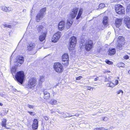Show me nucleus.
<instances>
[{"label": "nucleus", "instance_id": "1", "mask_svg": "<svg viewBox=\"0 0 130 130\" xmlns=\"http://www.w3.org/2000/svg\"><path fill=\"white\" fill-rule=\"evenodd\" d=\"M15 79L21 84H22L24 80L25 76L23 71H20L17 72L15 75Z\"/></svg>", "mask_w": 130, "mask_h": 130}, {"label": "nucleus", "instance_id": "2", "mask_svg": "<svg viewBox=\"0 0 130 130\" xmlns=\"http://www.w3.org/2000/svg\"><path fill=\"white\" fill-rule=\"evenodd\" d=\"M93 42L92 41L90 40L86 41V42H84L83 43L80 44V45H84L85 46L86 50L88 51H89L92 47Z\"/></svg>", "mask_w": 130, "mask_h": 130}, {"label": "nucleus", "instance_id": "3", "mask_svg": "<svg viewBox=\"0 0 130 130\" xmlns=\"http://www.w3.org/2000/svg\"><path fill=\"white\" fill-rule=\"evenodd\" d=\"M46 10L45 8H43L40 10V12L37 14L36 18L37 22H39L40 20H41L43 18Z\"/></svg>", "mask_w": 130, "mask_h": 130}, {"label": "nucleus", "instance_id": "4", "mask_svg": "<svg viewBox=\"0 0 130 130\" xmlns=\"http://www.w3.org/2000/svg\"><path fill=\"white\" fill-rule=\"evenodd\" d=\"M115 9L116 12L119 14H124L125 10L124 8L120 5H115Z\"/></svg>", "mask_w": 130, "mask_h": 130}, {"label": "nucleus", "instance_id": "5", "mask_svg": "<svg viewBox=\"0 0 130 130\" xmlns=\"http://www.w3.org/2000/svg\"><path fill=\"white\" fill-rule=\"evenodd\" d=\"M69 44L68 45L69 47H74L76 45L77 42V40L76 37L73 36L71 37L69 40Z\"/></svg>", "mask_w": 130, "mask_h": 130}, {"label": "nucleus", "instance_id": "6", "mask_svg": "<svg viewBox=\"0 0 130 130\" xmlns=\"http://www.w3.org/2000/svg\"><path fill=\"white\" fill-rule=\"evenodd\" d=\"M36 80L34 78H30L28 81L27 87L30 88L35 86L36 85Z\"/></svg>", "mask_w": 130, "mask_h": 130}, {"label": "nucleus", "instance_id": "7", "mask_svg": "<svg viewBox=\"0 0 130 130\" xmlns=\"http://www.w3.org/2000/svg\"><path fill=\"white\" fill-rule=\"evenodd\" d=\"M62 63L64 65L68 64L69 56L67 54H64L62 56Z\"/></svg>", "mask_w": 130, "mask_h": 130}, {"label": "nucleus", "instance_id": "8", "mask_svg": "<svg viewBox=\"0 0 130 130\" xmlns=\"http://www.w3.org/2000/svg\"><path fill=\"white\" fill-rule=\"evenodd\" d=\"M24 57L22 55H20L18 56L17 57L16 61H15V63L18 64V65L19 64H22L23 63L24 61Z\"/></svg>", "mask_w": 130, "mask_h": 130}, {"label": "nucleus", "instance_id": "9", "mask_svg": "<svg viewBox=\"0 0 130 130\" xmlns=\"http://www.w3.org/2000/svg\"><path fill=\"white\" fill-rule=\"evenodd\" d=\"M61 36L60 32H58L53 35L52 41L53 42H56L59 39Z\"/></svg>", "mask_w": 130, "mask_h": 130}, {"label": "nucleus", "instance_id": "10", "mask_svg": "<svg viewBox=\"0 0 130 130\" xmlns=\"http://www.w3.org/2000/svg\"><path fill=\"white\" fill-rule=\"evenodd\" d=\"M78 10V8L77 7H75L72 9L70 15L72 18H75L77 14Z\"/></svg>", "mask_w": 130, "mask_h": 130}, {"label": "nucleus", "instance_id": "11", "mask_svg": "<svg viewBox=\"0 0 130 130\" xmlns=\"http://www.w3.org/2000/svg\"><path fill=\"white\" fill-rule=\"evenodd\" d=\"M53 67L55 71L57 73L62 72L63 70L62 66H54Z\"/></svg>", "mask_w": 130, "mask_h": 130}, {"label": "nucleus", "instance_id": "12", "mask_svg": "<svg viewBox=\"0 0 130 130\" xmlns=\"http://www.w3.org/2000/svg\"><path fill=\"white\" fill-rule=\"evenodd\" d=\"M46 29H44V31L42 32V35L40 36L39 37V40L40 41H44L46 37Z\"/></svg>", "mask_w": 130, "mask_h": 130}, {"label": "nucleus", "instance_id": "13", "mask_svg": "<svg viewBox=\"0 0 130 130\" xmlns=\"http://www.w3.org/2000/svg\"><path fill=\"white\" fill-rule=\"evenodd\" d=\"M20 66H13L11 68V71L13 76L14 74H15V72L18 69L20 68Z\"/></svg>", "mask_w": 130, "mask_h": 130}, {"label": "nucleus", "instance_id": "14", "mask_svg": "<svg viewBox=\"0 0 130 130\" xmlns=\"http://www.w3.org/2000/svg\"><path fill=\"white\" fill-rule=\"evenodd\" d=\"M124 22L127 27L130 28V19L128 17H125L124 20Z\"/></svg>", "mask_w": 130, "mask_h": 130}, {"label": "nucleus", "instance_id": "15", "mask_svg": "<svg viewBox=\"0 0 130 130\" xmlns=\"http://www.w3.org/2000/svg\"><path fill=\"white\" fill-rule=\"evenodd\" d=\"M38 122L37 119H35L33 121L32 125V128L33 129H36L37 128L38 126Z\"/></svg>", "mask_w": 130, "mask_h": 130}, {"label": "nucleus", "instance_id": "16", "mask_svg": "<svg viewBox=\"0 0 130 130\" xmlns=\"http://www.w3.org/2000/svg\"><path fill=\"white\" fill-rule=\"evenodd\" d=\"M73 20L70 19L67 20L66 24V27L67 29H69L72 25Z\"/></svg>", "mask_w": 130, "mask_h": 130}, {"label": "nucleus", "instance_id": "17", "mask_svg": "<svg viewBox=\"0 0 130 130\" xmlns=\"http://www.w3.org/2000/svg\"><path fill=\"white\" fill-rule=\"evenodd\" d=\"M122 19H117L115 21L116 26L117 27H119L122 24Z\"/></svg>", "mask_w": 130, "mask_h": 130}, {"label": "nucleus", "instance_id": "18", "mask_svg": "<svg viewBox=\"0 0 130 130\" xmlns=\"http://www.w3.org/2000/svg\"><path fill=\"white\" fill-rule=\"evenodd\" d=\"M35 44L34 43H31L28 46L27 50L29 51H31L35 48Z\"/></svg>", "mask_w": 130, "mask_h": 130}, {"label": "nucleus", "instance_id": "19", "mask_svg": "<svg viewBox=\"0 0 130 130\" xmlns=\"http://www.w3.org/2000/svg\"><path fill=\"white\" fill-rule=\"evenodd\" d=\"M43 92L44 94V99H48L50 97V93L45 90L43 91Z\"/></svg>", "mask_w": 130, "mask_h": 130}, {"label": "nucleus", "instance_id": "20", "mask_svg": "<svg viewBox=\"0 0 130 130\" xmlns=\"http://www.w3.org/2000/svg\"><path fill=\"white\" fill-rule=\"evenodd\" d=\"M36 31L40 32L42 30L44 31V29L43 26L41 25H37L36 26Z\"/></svg>", "mask_w": 130, "mask_h": 130}, {"label": "nucleus", "instance_id": "21", "mask_svg": "<svg viewBox=\"0 0 130 130\" xmlns=\"http://www.w3.org/2000/svg\"><path fill=\"white\" fill-rule=\"evenodd\" d=\"M109 54L111 55L114 54L116 53V50L114 48H110L109 50Z\"/></svg>", "mask_w": 130, "mask_h": 130}, {"label": "nucleus", "instance_id": "22", "mask_svg": "<svg viewBox=\"0 0 130 130\" xmlns=\"http://www.w3.org/2000/svg\"><path fill=\"white\" fill-rule=\"evenodd\" d=\"M103 23L105 26H107L108 25V18L107 17H105L104 18Z\"/></svg>", "mask_w": 130, "mask_h": 130}, {"label": "nucleus", "instance_id": "23", "mask_svg": "<svg viewBox=\"0 0 130 130\" xmlns=\"http://www.w3.org/2000/svg\"><path fill=\"white\" fill-rule=\"evenodd\" d=\"M118 39L120 43H122V44H124L125 42H124V38L122 36H119L118 37Z\"/></svg>", "mask_w": 130, "mask_h": 130}, {"label": "nucleus", "instance_id": "24", "mask_svg": "<svg viewBox=\"0 0 130 130\" xmlns=\"http://www.w3.org/2000/svg\"><path fill=\"white\" fill-rule=\"evenodd\" d=\"M83 11V10L81 8L79 9L77 16L76 18L77 20L78 19L80 18L82 13Z\"/></svg>", "mask_w": 130, "mask_h": 130}, {"label": "nucleus", "instance_id": "25", "mask_svg": "<svg viewBox=\"0 0 130 130\" xmlns=\"http://www.w3.org/2000/svg\"><path fill=\"white\" fill-rule=\"evenodd\" d=\"M106 85L108 87H112L114 86L115 84L111 82H109L108 83L106 84Z\"/></svg>", "mask_w": 130, "mask_h": 130}, {"label": "nucleus", "instance_id": "26", "mask_svg": "<svg viewBox=\"0 0 130 130\" xmlns=\"http://www.w3.org/2000/svg\"><path fill=\"white\" fill-rule=\"evenodd\" d=\"M44 77L43 76H41L39 79V84L40 85H41L42 83L44 82Z\"/></svg>", "mask_w": 130, "mask_h": 130}, {"label": "nucleus", "instance_id": "27", "mask_svg": "<svg viewBox=\"0 0 130 130\" xmlns=\"http://www.w3.org/2000/svg\"><path fill=\"white\" fill-rule=\"evenodd\" d=\"M63 117L64 118H66L67 117H70L74 116V115H71L69 113L67 112L64 113V114H63Z\"/></svg>", "mask_w": 130, "mask_h": 130}, {"label": "nucleus", "instance_id": "28", "mask_svg": "<svg viewBox=\"0 0 130 130\" xmlns=\"http://www.w3.org/2000/svg\"><path fill=\"white\" fill-rule=\"evenodd\" d=\"M7 120L6 119H3L2 121V125L4 127H6V122Z\"/></svg>", "mask_w": 130, "mask_h": 130}, {"label": "nucleus", "instance_id": "29", "mask_svg": "<svg viewBox=\"0 0 130 130\" xmlns=\"http://www.w3.org/2000/svg\"><path fill=\"white\" fill-rule=\"evenodd\" d=\"M1 9L2 11L7 12V7L5 6H2L1 7Z\"/></svg>", "mask_w": 130, "mask_h": 130}, {"label": "nucleus", "instance_id": "30", "mask_svg": "<svg viewBox=\"0 0 130 130\" xmlns=\"http://www.w3.org/2000/svg\"><path fill=\"white\" fill-rule=\"evenodd\" d=\"M105 7V4L103 3H101L99 5V8H99V9H101L104 8Z\"/></svg>", "mask_w": 130, "mask_h": 130}, {"label": "nucleus", "instance_id": "31", "mask_svg": "<svg viewBox=\"0 0 130 130\" xmlns=\"http://www.w3.org/2000/svg\"><path fill=\"white\" fill-rule=\"evenodd\" d=\"M13 10L12 8L11 7H7V12H9L10 11H12Z\"/></svg>", "mask_w": 130, "mask_h": 130}, {"label": "nucleus", "instance_id": "32", "mask_svg": "<svg viewBox=\"0 0 130 130\" xmlns=\"http://www.w3.org/2000/svg\"><path fill=\"white\" fill-rule=\"evenodd\" d=\"M123 44H122V43H120V42H119V43L117 44V47L118 49H121V47H122V45Z\"/></svg>", "mask_w": 130, "mask_h": 130}, {"label": "nucleus", "instance_id": "33", "mask_svg": "<svg viewBox=\"0 0 130 130\" xmlns=\"http://www.w3.org/2000/svg\"><path fill=\"white\" fill-rule=\"evenodd\" d=\"M64 25H58V27L59 29L61 30H63L64 28Z\"/></svg>", "mask_w": 130, "mask_h": 130}, {"label": "nucleus", "instance_id": "34", "mask_svg": "<svg viewBox=\"0 0 130 130\" xmlns=\"http://www.w3.org/2000/svg\"><path fill=\"white\" fill-rule=\"evenodd\" d=\"M57 102V101L56 100L52 99L51 101V103L52 104L54 105Z\"/></svg>", "mask_w": 130, "mask_h": 130}, {"label": "nucleus", "instance_id": "35", "mask_svg": "<svg viewBox=\"0 0 130 130\" xmlns=\"http://www.w3.org/2000/svg\"><path fill=\"white\" fill-rule=\"evenodd\" d=\"M104 78H105V82H107L108 81H109L110 80V77H108V78H107L106 76H105Z\"/></svg>", "mask_w": 130, "mask_h": 130}, {"label": "nucleus", "instance_id": "36", "mask_svg": "<svg viewBox=\"0 0 130 130\" xmlns=\"http://www.w3.org/2000/svg\"><path fill=\"white\" fill-rule=\"evenodd\" d=\"M105 62L107 64H112L113 63V62L112 61H110L107 60H105Z\"/></svg>", "mask_w": 130, "mask_h": 130}, {"label": "nucleus", "instance_id": "37", "mask_svg": "<svg viewBox=\"0 0 130 130\" xmlns=\"http://www.w3.org/2000/svg\"><path fill=\"white\" fill-rule=\"evenodd\" d=\"M28 112L31 116H34L36 115V113L34 112L28 111Z\"/></svg>", "mask_w": 130, "mask_h": 130}, {"label": "nucleus", "instance_id": "38", "mask_svg": "<svg viewBox=\"0 0 130 130\" xmlns=\"http://www.w3.org/2000/svg\"><path fill=\"white\" fill-rule=\"evenodd\" d=\"M27 106L30 109H33L34 107V106L31 105L29 104L27 105Z\"/></svg>", "mask_w": 130, "mask_h": 130}, {"label": "nucleus", "instance_id": "39", "mask_svg": "<svg viewBox=\"0 0 130 130\" xmlns=\"http://www.w3.org/2000/svg\"><path fill=\"white\" fill-rule=\"evenodd\" d=\"M59 25H64V22L63 21H61L59 23Z\"/></svg>", "mask_w": 130, "mask_h": 130}, {"label": "nucleus", "instance_id": "40", "mask_svg": "<svg viewBox=\"0 0 130 130\" xmlns=\"http://www.w3.org/2000/svg\"><path fill=\"white\" fill-rule=\"evenodd\" d=\"M123 58L125 59H127L129 58V56L127 55H126L123 57Z\"/></svg>", "mask_w": 130, "mask_h": 130}, {"label": "nucleus", "instance_id": "41", "mask_svg": "<svg viewBox=\"0 0 130 130\" xmlns=\"http://www.w3.org/2000/svg\"><path fill=\"white\" fill-rule=\"evenodd\" d=\"M117 93L118 94H119L121 93L122 94H123V91L122 90H120L119 91H117Z\"/></svg>", "mask_w": 130, "mask_h": 130}, {"label": "nucleus", "instance_id": "42", "mask_svg": "<svg viewBox=\"0 0 130 130\" xmlns=\"http://www.w3.org/2000/svg\"><path fill=\"white\" fill-rule=\"evenodd\" d=\"M55 111H57V112H58V113H60L62 115H63V114H64V112H60V111H59V110H58V109H57V110H55Z\"/></svg>", "mask_w": 130, "mask_h": 130}, {"label": "nucleus", "instance_id": "43", "mask_svg": "<svg viewBox=\"0 0 130 130\" xmlns=\"http://www.w3.org/2000/svg\"><path fill=\"white\" fill-rule=\"evenodd\" d=\"M82 78V76H80L78 77H76V80H79L80 79Z\"/></svg>", "mask_w": 130, "mask_h": 130}, {"label": "nucleus", "instance_id": "44", "mask_svg": "<svg viewBox=\"0 0 130 130\" xmlns=\"http://www.w3.org/2000/svg\"><path fill=\"white\" fill-rule=\"evenodd\" d=\"M51 111V113L52 114H53L54 112H56V111H55V109H52L50 110Z\"/></svg>", "mask_w": 130, "mask_h": 130}, {"label": "nucleus", "instance_id": "45", "mask_svg": "<svg viewBox=\"0 0 130 130\" xmlns=\"http://www.w3.org/2000/svg\"><path fill=\"white\" fill-rule=\"evenodd\" d=\"M54 65H61V64L59 62H56L54 63Z\"/></svg>", "mask_w": 130, "mask_h": 130}, {"label": "nucleus", "instance_id": "46", "mask_svg": "<svg viewBox=\"0 0 130 130\" xmlns=\"http://www.w3.org/2000/svg\"><path fill=\"white\" fill-rule=\"evenodd\" d=\"M5 27H8L9 28H10L11 27V26L10 25H9L5 24Z\"/></svg>", "mask_w": 130, "mask_h": 130}, {"label": "nucleus", "instance_id": "47", "mask_svg": "<svg viewBox=\"0 0 130 130\" xmlns=\"http://www.w3.org/2000/svg\"><path fill=\"white\" fill-rule=\"evenodd\" d=\"M119 83L118 80H116L115 81V86L116 85H117Z\"/></svg>", "mask_w": 130, "mask_h": 130}, {"label": "nucleus", "instance_id": "48", "mask_svg": "<svg viewBox=\"0 0 130 130\" xmlns=\"http://www.w3.org/2000/svg\"><path fill=\"white\" fill-rule=\"evenodd\" d=\"M87 87H88V88L87 89V90H91V89H92V90H93V88L91 87L87 86Z\"/></svg>", "mask_w": 130, "mask_h": 130}, {"label": "nucleus", "instance_id": "49", "mask_svg": "<svg viewBox=\"0 0 130 130\" xmlns=\"http://www.w3.org/2000/svg\"><path fill=\"white\" fill-rule=\"evenodd\" d=\"M44 118L46 120H48V118L46 116H44Z\"/></svg>", "mask_w": 130, "mask_h": 130}, {"label": "nucleus", "instance_id": "50", "mask_svg": "<svg viewBox=\"0 0 130 130\" xmlns=\"http://www.w3.org/2000/svg\"><path fill=\"white\" fill-rule=\"evenodd\" d=\"M100 130H108L107 129H105V128H104L103 127H101V128H100Z\"/></svg>", "mask_w": 130, "mask_h": 130}, {"label": "nucleus", "instance_id": "51", "mask_svg": "<svg viewBox=\"0 0 130 130\" xmlns=\"http://www.w3.org/2000/svg\"><path fill=\"white\" fill-rule=\"evenodd\" d=\"M110 71L109 70H106L104 72V73H110Z\"/></svg>", "mask_w": 130, "mask_h": 130}, {"label": "nucleus", "instance_id": "52", "mask_svg": "<svg viewBox=\"0 0 130 130\" xmlns=\"http://www.w3.org/2000/svg\"><path fill=\"white\" fill-rule=\"evenodd\" d=\"M100 128H97L94 129L93 130H100Z\"/></svg>", "mask_w": 130, "mask_h": 130}, {"label": "nucleus", "instance_id": "53", "mask_svg": "<svg viewBox=\"0 0 130 130\" xmlns=\"http://www.w3.org/2000/svg\"><path fill=\"white\" fill-rule=\"evenodd\" d=\"M98 77H97L96 78H95L94 79V81H96L98 80Z\"/></svg>", "mask_w": 130, "mask_h": 130}, {"label": "nucleus", "instance_id": "54", "mask_svg": "<svg viewBox=\"0 0 130 130\" xmlns=\"http://www.w3.org/2000/svg\"><path fill=\"white\" fill-rule=\"evenodd\" d=\"M118 67L119 68H120V67H122V68H124V66H118Z\"/></svg>", "mask_w": 130, "mask_h": 130}, {"label": "nucleus", "instance_id": "55", "mask_svg": "<svg viewBox=\"0 0 130 130\" xmlns=\"http://www.w3.org/2000/svg\"><path fill=\"white\" fill-rule=\"evenodd\" d=\"M74 115V116H79V114H78V113H77V114H76L75 115Z\"/></svg>", "mask_w": 130, "mask_h": 130}, {"label": "nucleus", "instance_id": "56", "mask_svg": "<svg viewBox=\"0 0 130 130\" xmlns=\"http://www.w3.org/2000/svg\"><path fill=\"white\" fill-rule=\"evenodd\" d=\"M107 117H105L104 119V120H105V119L106 120L107 119Z\"/></svg>", "mask_w": 130, "mask_h": 130}, {"label": "nucleus", "instance_id": "57", "mask_svg": "<svg viewBox=\"0 0 130 130\" xmlns=\"http://www.w3.org/2000/svg\"><path fill=\"white\" fill-rule=\"evenodd\" d=\"M3 105V104L1 103L0 102V105L1 106H2Z\"/></svg>", "mask_w": 130, "mask_h": 130}, {"label": "nucleus", "instance_id": "58", "mask_svg": "<svg viewBox=\"0 0 130 130\" xmlns=\"http://www.w3.org/2000/svg\"><path fill=\"white\" fill-rule=\"evenodd\" d=\"M128 73L130 74V70L128 71Z\"/></svg>", "mask_w": 130, "mask_h": 130}, {"label": "nucleus", "instance_id": "59", "mask_svg": "<svg viewBox=\"0 0 130 130\" xmlns=\"http://www.w3.org/2000/svg\"><path fill=\"white\" fill-rule=\"evenodd\" d=\"M37 51H35V52L34 53V54H35L36 53V52H37Z\"/></svg>", "mask_w": 130, "mask_h": 130}, {"label": "nucleus", "instance_id": "60", "mask_svg": "<svg viewBox=\"0 0 130 130\" xmlns=\"http://www.w3.org/2000/svg\"><path fill=\"white\" fill-rule=\"evenodd\" d=\"M1 96H3V94H1Z\"/></svg>", "mask_w": 130, "mask_h": 130}, {"label": "nucleus", "instance_id": "61", "mask_svg": "<svg viewBox=\"0 0 130 130\" xmlns=\"http://www.w3.org/2000/svg\"><path fill=\"white\" fill-rule=\"evenodd\" d=\"M94 76H92V77H94Z\"/></svg>", "mask_w": 130, "mask_h": 130}, {"label": "nucleus", "instance_id": "62", "mask_svg": "<svg viewBox=\"0 0 130 130\" xmlns=\"http://www.w3.org/2000/svg\"><path fill=\"white\" fill-rule=\"evenodd\" d=\"M123 64V63H121V64Z\"/></svg>", "mask_w": 130, "mask_h": 130}, {"label": "nucleus", "instance_id": "63", "mask_svg": "<svg viewBox=\"0 0 130 130\" xmlns=\"http://www.w3.org/2000/svg\"><path fill=\"white\" fill-rule=\"evenodd\" d=\"M118 79H119V77H118Z\"/></svg>", "mask_w": 130, "mask_h": 130}]
</instances>
